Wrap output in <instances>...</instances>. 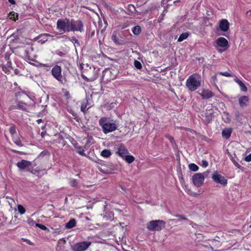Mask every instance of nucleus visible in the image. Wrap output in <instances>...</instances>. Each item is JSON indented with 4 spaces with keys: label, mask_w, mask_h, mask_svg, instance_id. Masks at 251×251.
Masks as SVG:
<instances>
[{
    "label": "nucleus",
    "mask_w": 251,
    "mask_h": 251,
    "mask_svg": "<svg viewBox=\"0 0 251 251\" xmlns=\"http://www.w3.org/2000/svg\"><path fill=\"white\" fill-rule=\"evenodd\" d=\"M99 125L101 126L105 134L113 132L117 129L118 123L116 121L110 120L106 117H101L99 121Z\"/></svg>",
    "instance_id": "1"
},
{
    "label": "nucleus",
    "mask_w": 251,
    "mask_h": 251,
    "mask_svg": "<svg viewBox=\"0 0 251 251\" xmlns=\"http://www.w3.org/2000/svg\"><path fill=\"white\" fill-rule=\"evenodd\" d=\"M201 85V76L197 74H193L189 76L186 81V86L191 92L197 90Z\"/></svg>",
    "instance_id": "2"
},
{
    "label": "nucleus",
    "mask_w": 251,
    "mask_h": 251,
    "mask_svg": "<svg viewBox=\"0 0 251 251\" xmlns=\"http://www.w3.org/2000/svg\"><path fill=\"white\" fill-rule=\"evenodd\" d=\"M71 20L67 18L59 19L56 23V28L62 33L71 31Z\"/></svg>",
    "instance_id": "3"
},
{
    "label": "nucleus",
    "mask_w": 251,
    "mask_h": 251,
    "mask_svg": "<svg viewBox=\"0 0 251 251\" xmlns=\"http://www.w3.org/2000/svg\"><path fill=\"white\" fill-rule=\"evenodd\" d=\"M166 222L161 220L150 221L147 224V228L151 231H160L164 228Z\"/></svg>",
    "instance_id": "4"
},
{
    "label": "nucleus",
    "mask_w": 251,
    "mask_h": 251,
    "mask_svg": "<svg viewBox=\"0 0 251 251\" xmlns=\"http://www.w3.org/2000/svg\"><path fill=\"white\" fill-rule=\"evenodd\" d=\"M207 175L208 174L207 172H204L202 174L196 173L194 174L192 178L193 184L197 187L201 186L203 183L204 178L206 177Z\"/></svg>",
    "instance_id": "5"
},
{
    "label": "nucleus",
    "mask_w": 251,
    "mask_h": 251,
    "mask_svg": "<svg viewBox=\"0 0 251 251\" xmlns=\"http://www.w3.org/2000/svg\"><path fill=\"white\" fill-rule=\"evenodd\" d=\"M228 46L227 40L224 37H219L216 40L215 47L220 52L225 51Z\"/></svg>",
    "instance_id": "6"
},
{
    "label": "nucleus",
    "mask_w": 251,
    "mask_h": 251,
    "mask_svg": "<svg viewBox=\"0 0 251 251\" xmlns=\"http://www.w3.org/2000/svg\"><path fill=\"white\" fill-rule=\"evenodd\" d=\"M71 31H79L82 32L84 31L83 22L79 20H71Z\"/></svg>",
    "instance_id": "7"
},
{
    "label": "nucleus",
    "mask_w": 251,
    "mask_h": 251,
    "mask_svg": "<svg viewBox=\"0 0 251 251\" xmlns=\"http://www.w3.org/2000/svg\"><path fill=\"white\" fill-rule=\"evenodd\" d=\"M91 245L90 241H83L75 244L72 247L73 251H85Z\"/></svg>",
    "instance_id": "8"
},
{
    "label": "nucleus",
    "mask_w": 251,
    "mask_h": 251,
    "mask_svg": "<svg viewBox=\"0 0 251 251\" xmlns=\"http://www.w3.org/2000/svg\"><path fill=\"white\" fill-rule=\"evenodd\" d=\"M61 73L62 69L59 65H56L52 68L51 74L59 82L63 83V76Z\"/></svg>",
    "instance_id": "9"
},
{
    "label": "nucleus",
    "mask_w": 251,
    "mask_h": 251,
    "mask_svg": "<svg viewBox=\"0 0 251 251\" xmlns=\"http://www.w3.org/2000/svg\"><path fill=\"white\" fill-rule=\"evenodd\" d=\"M212 179L215 182L220 184L224 186H226L227 184V180L226 178L220 175L218 172H215L213 174Z\"/></svg>",
    "instance_id": "10"
},
{
    "label": "nucleus",
    "mask_w": 251,
    "mask_h": 251,
    "mask_svg": "<svg viewBox=\"0 0 251 251\" xmlns=\"http://www.w3.org/2000/svg\"><path fill=\"white\" fill-rule=\"evenodd\" d=\"M229 27V23L226 19H222L219 21V28L224 32L227 31Z\"/></svg>",
    "instance_id": "11"
},
{
    "label": "nucleus",
    "mask_w": 251,
    "mask_h": 251,
    "mask_svg": "<svg viewBox=\"0 0 251 251\" xmlns=\"http://www.w3.org/2000/svg\"><path fill=\"white\" fill-rule=\"evenodd\" d=\"M119 156L124 158L127 154H128V151L123 144H120L118 148L117 151L116 152Z\"/></svg>",
    "instance_id": "12"
},
{
    "label": "nucleus",
    "mask_w": 251,
    "mask_h": 251,
    "mask_svg": "<svg viewBox=\"0 0 251 251\" xmlns=\"http://www.w3.org/2000/svg\"><path fill=\"white\" fill-rule=\"evenodd\" d=\"M31 165V162H30L29 161H27V160H24V159L22 160L20 162H18L17 163V166L21 170H25V169L26 168H28V167H29Z\"/></svg>",
    "instance_id": "13"
},
{
    "label": "nucleus",
    "mask_w": 251,
    "mask_h": 251,
    "mask_svg": "<svg viewBox=\"0 0 251 251\" xmlns=\"http://www.w3.org/2000/svg\"><path fill=\"white\" fill-rule=\"evenodd\" d=\"M249 101V98L248 96H242L240 97L238 99V102L239 105L241 107H245L248 105V103Z\"/></svg>",
    "instance_id": "14"
},
{
    "label": "nucleus",
    "mask_w": 251,
    "mask_h": 251,
    "mask_svg": "<svg viewBox=\"0 0 251 251\" xmlns=\"http://www.w3.org/2000/svg\"><path fill=\"white\" fill-rule=\"evenodd\" d=\"M200 95L203 99H209L214 96L213 93L208 90H203L202 93H200Z\"/></svg>",
    "instance_id": "15"
},
{
    "label": "nucleus",
    "mask_w": 251,
    "mask_h": 251,
    "mask_svg": "<svg viewBox=\"0 0 251 251\" xmlns=\"http://www.w3.org/2000/svg\"><path fill=\"white\" fill-rule=\"evenodd\" d=\"M48 37H53V36L48 33H45L39 35L37 37V39L38 40L39 42L41 43V44H43L48 40Z\"/></svg>",
    "instance_id": "16"
},
{
    "label": "nucleus",
    "mask_w": 251,
    "mask_h": 251,
    "mask_svg": "<svg viewBox=\"0 0 251 251\" xmlns=\"http://www.w3.org/2000/svg\"><path fill=\"white\" fill-rule=\"evenodd\" d=\"M232 132V129L231 128H225L223 130L222 134V136L227 139L229 138L231 136V134Z\"/></svg>",
    "instance_id": "17"
},
{
    "label": "nucleus",
    "mask_w": 251,
    "mask_h": 251,
    "mask_svg": "<svg viewBox=\"0 0 251 251\" xmlns=\"http://www.w3.org/2000/svg\"><path fill=\"white\" fill-rule=\"evenodd\" d=\"M228 155L230 157V159L234 164L235 166H236L238 168H240L241 166L238 163L237 160L236 155L235 154H231L229 152H228Z\"/></svg>",
    "instance_id": "18"
},
{
    "label": "nucleus",
    "mask_w": 251,
    "mask_h": 251,
    "mask_svg": "<svg viewBox=\"0 0 251 251\" xmlns=\"http://www.w3.org/2000/svg\"><path fill=\"white\" fill-rule=\"evenodd\" d=\"M76 221L75 219L72 218L69 221L66 223L65 225V227L67 229H70L76 226Z\"/></svg>",
    "instance_id": "19"
},
{
    "label": "nucleus",
    "mask_w": 251,
    "mask_h": 251,
    "mask_svg": "<svg viewBox=\"0 0 251 251\" xmlns=\"http://www.w3.org/2000/svg\"><path fill=\"white\" fill-rule=\"evenodd\" d=\"M234 80L236 82H237L238 84L241 91L243 92L247 91V87L246 86V85L244 84V83L242 81L239 80L238 78H236L235 79H234Z\"/></svg>",
    "instance_id": "20"
},
{
    "label": "nucleus",
    "mask_w": 251,
    "mask_h": 251,
    "mask_svg": "<svg viewBox=\"0 0 251 251\" xmlns=\"http://www.w3.org/2000/svg\"><path fill=\"white\" fill-rule=\"evenodd\" d=\"M90 107L91 106L88 104V100H86L85 101H83L82 103H81V110L83 112L85 113V111Z\"/></svg>",
    "instance_id": "21"
},
{
    "label": "nucleus",
    "mask_w": 251,
    "mask_h": 251,
    "mask_svg": "<svg viewBox=\"0 0 251 251\" xmlns=\"http://www.w3.org/2000/svg\"><path fill=\"white\" fill-rule=\"evenodd\" d=\"M17 109L23 110V111H25L26 109V105L25 103L22 102H18V103L17 104Z\"/></svg>",
    "instance_id": "22"
},
{
    "label": "nucleus",
    "mask_w": 251,
    "mask_h": 251,
    "mask_svg": "<svg viewBox=\"0 0 251 251\" xmlns=\"http://www.w3.org/2000/svg\"><path fill=\"white\" fill-rule=\"evenodd\" d=\"M133 33L135 35H139L141 32V28L139 25H136L132 29Z\"/></svg>",
    "instance_id": "23"
},
{
    "label": "nucleus",
    "mask_w": 251,
    "mask_h": 251,
    "mask_svg": "<svg viewBox=\"0 0 251 251\" xmlns=\"http://www.w3.org/2000/svg\"><path fill=\"white\" fill-rule=\"evenodd\" d=\"M126 162L131 163L134 161L135 158L133 156L131 155H128L127 154L123 158Z\"/></svg>",
    "instance_id": "24"
},
{
    "label": "nucleus",
    "mask_w": 251,
    "mask_h": 251,
    "mask_svg": "<svg viewBox=\"0 0 251 251\" xmlns=\"http://www.w3.org/2000/svg\"><path fill=\"white\" fill-rule=\"evenodd\" d=\"M189 34L188 32L182 33V34H180L179 38H178L177 41L179 42H182L184 40L187 38L189 36Z\"/></svg>",
    "instance_id": "25"
},
{
    "label": "nucleus",
    "mask_w": 251,
    "mask_h": 251,
    "mask_svg": "<svg viewBox=\"0 0 251 251\" xmlns=\"http://www.w3.org/2000/svg\"><path fill=\"white\" fill-rule=\"evenodd\" d=\"M100 154L102 156L107 158L111 155V153L108 150H104L101 152Z\"/></svg>",
    "instance_id": "26"
},
{
    "label": "nucleus",
    "mask_w": 251,
    "mask_h": 251,
    "mask_svg": "<svg viewBox=\"0 0 251 251\" xmlns=\"http://www.w3.org/2000/svg\"><path fill=\"white\" fill-rule=\"evenodd\" d=\"M70 184L71 186L75 187V188H79V185L78 184V182L76 179H71L70 181Z\"/></svg>",
    "instance_id": "27"
},
{
    "label": "nucleus",
    "mask_w": 251,
    "mask_h": 251,
    "mask_svg": "<svg viewBox=\"0 0 251 251\" xmlns=\"http://www.w3.org/2000/svg\"><path fill=\"white\" fill-rule=\"evenodd\" d=\"M189 169L193 172H196L199 170V167L194 163H191L189 165Z\"/></svg>",
    "instance_id": "28"
},
{
    "label": "nucleus",
    "mask_w": 251,
    "mask_h": 251,
    "mask_svg": "<svg viewBox=\"0 0 251 251\" xmlns=\"http://www.w3.org/2000/svg\"><path fill=\"white\" fill-rule=\"evenodd\" d=\"M9 17L10 19L16 21V18L18 17V15L14 12H11L9 14Z\"/></svg>",
    "instance_id": "29"
},
{
    "label": "nucleus",
    "mask_w": 251,
    "mask_h": 251,
    "mask_svg": "<svg viewBox=\"0 0 251 251\" xmlns=\"http://www.w3.org/2000/svg\"><path fill=\"white\" fill-rule=\"evenodd\" d=\"M17 208L18 211L21 214H23L25 212V209L23 205L19 204L18 205Z\"/></svg>",
    "instance_id": "30"
},
{
    "label": "nucleus",
    "mask_w": 251,
    "mask_h": 251,
    "mask_svg": "<svg viewBox=\"0 0 251 251\" xmlns=\"http://www.w3.org/2000/svg\"><path fill=\"white\" fill-rule=\"evenodd\" d=\"M134 65L135 67L138 69H141L142 67L141 63L137 60L134 61Z\"/></svg>",
    "instance_id": "31"
},
{
    "label": "nucleus",
    "mask_w": 251,
    "mask_h": 251,
    "mask_svg": "<svg viewBox=\"0 0 251 251\" xmlns=\"http://www.w3.org/2000/svg\"><path fill=\"white\" fill-rule=\"evenodd\" d=\"M35 226L36 227L40 228V229H41L43 230H48V228L45 226H44L43 225H41V224L37 223L35 224Z\"/></svg>",
    "instance_id": "32"
},
{
    "label": "nucleus",
    "mask_w": 251,
    "mask_h": 251,
    "mask_svg": "<svg viewBox=\"0 0 251 251\" xmlns=\"http://www.w3.org/2000/svg\"><path fill=\"white\" fill-rule=\"evenodd\" d=\"M112 40L117 45H119L121 44L120 42H119L118 38H117L116 36L115 35H113L112 36Z\"/></svg>",
    "instance_id": "33"
},
{
    "label": "nucleus",
    "mask_w": 251,
    "mask_h": 251,
    "mask_svg": "<svg viewBox=\"0 0 251 251\" xmlns=\"http://www.w3.org/2000/svg\"><path fill=\"white\" fill-rule=\"evenodd\" d=\"M219 74L220 75H223L225 76H226V77H229V76H231V75L228 72H219Z\"/></svg>",
    "instance_id": "34"
},
{
    "label": "nucleus",
    "mask_w": 251,
    "mask_h": 251,
    "mask_svg": "<svg viewBox=\"0 0 251 251\" xmlns=\"http://www.w3.org/2000/svg\"><path fill=\"white\" fill-rule=\"evenodd\" d=\"M176 217L179 218L181 220H184V221H188V219L183 215H179V214H176L175 215Z\"/></svg>",
    "instance_id": "35"
},
{
    "label": "nucleus",
    "mask_w": 251,
    "mask_h": 251,
    "mask_svg": "<svg viewBox=\"0 0 251 251\" xmlns=\"http://www.w3.org/2000/svg\"><path fill=\"white\" fill-rule=\"evenodd\" d=\"M22 241L25 242H26L27 244L30 245H31V246H33L34 245V244L31 242L29 240L27 239H26V238H22L21 239Z\"/></svg>",
    "instance_id": "36"
},
{
    "label": "nucleus",
    "mask_w": 251,
    "mask_h": 251,
    "mask_svg": "<svg viewBox=\"0 0 251 251\" xmlns=\"http://www.w3.org/2000/svg\"><path fill=\"white\" fill-rule=\"evenodd\" d=\"M27 223L30 225V226H34V225H35L36 224L35 223V222L33 220H32V219L31 218H28L27 220Z\"/></svg>",
    "instance_id": "37"
},
{
    "label": "nucleus",
    "mask_w": 251,
    "mask_h": 251,
    "mask_svg": "<svg viewBox=\"0 0 251 251\" xmlns=\"http://www.w3.org/2000/svg\"><path fill=\"white\" fill-rule=\"evenodd\" d=\"M208 162L205 160H202L201 161V166L204 168H206L208 166Z\"/></svg>",
    "instance_id": "38"
},
{
    "label": "nucleus",
    "mask_w": 251,
    "mask_h": 251,
    "mask_svg": "<svg viewBox=\"0 0 251 251\" xmlns=\"http://www.w3.org/2000/svg\"><path fill=\"white\" fill-rule=\"evenodd\" d=\"M28 171L31 172L32 174L34 175H38L39 174L40 171L38 170L37 169H32L31 170H28Z\"/></svg>",
    "instance_id": "39"
},
{
    "label": "nucleus",
    "mask_w": 251,
    "mask_h": 251,
    "mask_svg": "<svg viewBox=\"0 0 251 251\" xmlns=\"http://www.w3.org/2000/svg\"><path fill=\"white\" fill-rule=\"evenodd\" d=\"M10 132L11 134H14L16 133V129L14 126H11L9 128Z\"/></svg>",
    "instance_id": "40"
},
{
    "label": "nucleus",
    "mask_w": 251,
    "mask_h": 251,
    "mask_svg": "<svg viewBox=\"0 0 251 251\" xmlns=\"http://www.w3.org/2000/svg\"><path fill=\"white\" fill-rule=\"evenodd\" d=\"M77 152L82 156H86V154L85 153L84 151L83 150L77 151Z\"/></svg>",
    "instance_id": "41"
},
{
    "label": "nucleus",
    "mask_w": 251,
    "mask_h": 251,
    "mask_svg": "<svg viewBox=\"0 0 251 251\" xmlns=\"http://www.w3.org/2000/svg\"><path fill=\"white\" fill-rule=\"evenodd\" d=\"M245 160L246 162H250L251 161V153L245 157Z\"/></svg>",
    "instance_id": "42"
},
{
    "label": "nucleus",
    "mask_w": 251,
    "mask_h": 251,
    "mask_svg": "<svg viewBox=\"0 0 251 251\" xmlns=\"http://www.w3.org/2000/svg\"><path fill=\"white\" fill-rule=\"evenodd\" d=\"M73 42H74L75 43H77V44L79 45V42L78 40L75 37H73L71 40Z\"/></svg>",
    "instance_id": "43"
},
{
    "label": "nucleus",
    "mask_w": 251,
    "mask_h": 251,
    "mask_svg": "<svg viewBox=\"0 0 251 251\" xmlns=\"http://www.w3.org/2000/svg\"><path fill=\"white\" fill-rule=\"evenodd\" d=\"M166 137L168 138L171 143H173L174 142V139L172 136L167 135Z\"/></svg>",
    "instance_id": "44"
},
{
    "label": "nucleus",
    "mask_w": 251,
    "mask_h": 251,
    "mask_svg": "<svg viewBox=\"0 0 251 251\" xmlns=\"http://www.w3.org/2000/svg\"><path fill=\"white\" fill-rule=\"evenodd\" d=\"M2 70L5 72V73H6L8 71V68L6 67H5L4 66H3L2 67Z\"/></svg>",
    "instance_id": "45"
},
{
    "label": "nucleus",
    "mask_w": 251,
    "mask_h": 251,
    "mask_svg": "<svg viewBox=\"0 0 251 251\" xmlns=\"http://www.w3.org/2000/svg\"><path fill=\"white\" fill-rule=\"evenodd\" d=\"M57 54H58L59 56H64V53L63 52L60 51H58V52H57Z\"/></svg>",
    "instance_id": "46"
},
{
    "label": "nucleus",
    "mask_w": 251,
    "mask_h": 251,
    "mask_svg": "<svg viewBox=\"0 0 251 251\" xmlns=\"http://www.w3.org/2000/svg\"><path fill=\"white\" fill-rule=\"evenodd\" d=\"M8 1L12 4H15L16 3L14 0H8Z\"/></svg>",
    "instance_id": "47"
},
{
    "label": "nucleus",
    "mask_w": 251,
    "mask_h": 251,
    "mask_svg": "<svg viewBox=\"0 0 251 251\" xmlns=\"http://www.w3.org/2000/svg\"><path fill=\"white\" fill-rule=\"evenodd\" d=\"M41 67H50L48 64L41 63L40 64Z\"/></svg>",
    "instance_id": "48"
},
{
    "label": "nucleus",
    "mask_w": 251,
    "mask_h": 251,
    "mask_svg": "<svg viewBox=\"0 0 251 251\" xmlns=\"http://www.w3.org/2000/svg\"><path fill=\"white\" fill-rule=\"evenodd\" d=\"M132 8L134 10H135V7L132 5H130L128 6V8Z\"/></svg>",
    "instance_id": "49"
},
{
    "label": "nucleus",
    "mask_w": 251,
    "mask_h": 251,
    "mask_svg": "<svg viewBox=\"0 0 251 251\" xmlns=\"http://www.w3.org/2000/svg\"><path fill=\"white\" fill-rule=\"evenodd\" d=\"M42 121V119H40L37 120V122L38 124H39V123H41Z\"/></svg>",
    "instance_id": "50"
},
{
    "label": "nucleus",
    "mask_w": 251,
    "mask_h": 251,
    "mask_svg": "<svg viewBox=\"0 0 251 251\" xmlns=\"http://www.w3.org/2000/svg\"><path fill=\"white\" fill-rule=\"evenodd\" d=\"M11 64V63L10 62H8L7 65L8 66H10V65Z\"/></svg>",
    "instance_id": "51"
},
{
    "label": "nucleus",
    "mask_w": 251,
    "mask_h": 251,
    "mask_svg": "<svg viewBox=\"0 0 251 251\" xmlns=\"http://www.w3.org/2000/svg\"><path fill=\"white\" fill-rule=\"evenodd\" d=\"M120 188H121L122 189H123V190H125V187H124L123 186H122L120 185Z\"/></svg>",
    "instance_id": "52"
},
{
    "label": "nucleus",
    "mask_w": 251,
    "mask_h": 251,
    "mask_svg": "<svg viewBox=\"0 0 251 251\" xmlns=\"http://www.w3.org/2000/svg\"><path fill=\"white\" fill-rule=\"evenodd\" d=\"M251 12V10H249V11H247V14H248L249 13Z\"/></svg>",
    "instance_id": "53"
},
{
    "label": "nucleus",
    "mask_w": 251,
    "mask_h": 251,
    "mask_svg": "<svg viewBox=\"0 0 251 251\" xmlns=\"http://www.w3.org/2000/svg\"><path fill=\"white\" fill-rule=\"evenodd\" d=\"M16 144H17V145H20V143H18V142H16Z\"/></svg>",
    "instance_id": "54"
},
{
    "label": "nucleus",
    "mask_w": 251,
    "mask_h": 251,
    "mask_svg": "<svg viewBox=\"0 0 251 251\" xmlns=\"http://www.w3.org/2000/svg\"><path fill=\"white\" fill-rule=\"evenodd\" d=\"M129 9L130 11H131L132 8H129Z\"/></svg>",
    "instance_id": "55"
}]
</instances>
